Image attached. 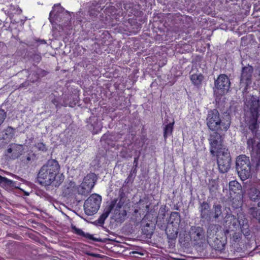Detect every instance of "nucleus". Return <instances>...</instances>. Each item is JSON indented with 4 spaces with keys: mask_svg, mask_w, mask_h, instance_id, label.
<instances>
[{
    "mask_svg": "<svg viewBox=\"0 0 260 260\" xmlns=\"http://www.w3.org/2000/svg\"><path fill=\"white\" fill-rule=\"evenodd\" d=\"M60 166L55 159H49L40 168L37 174V180L40 184L48 186L58 187L63 181L64 176L59 173Z\"/></svg>",
    "mask_w": 260,
    "mask_h": 260,
    "instance_id": "obj_1",
    "label": "nucleus"
},
{
    "mask_svg": "<svg viewBox=\"0 0 260 260\" xmlns=\"http://www.w3.org/2000/svg\"><path fill=\"white\" fill-rule=\"evenodd\" d=\"M207 125L212 131H226L230 126V123L223 122L217 110L213 109L209 111L206 118Z\"/></svg>",
    "mask_w": 260,
    "mask_h": 260,
    "instance_id": "obj_2",
    "label": "nucleus"
},
{
    "mask_svg": "<svg viewBox=\"0 0 260 260\" xmlns=\"http://www.w3.org/2000/svg\"><path fill=\"white\" fill-rule=\"evenodd\" d=\"M236 168L240 179L244 181L251 176V163L249 157L240 155L237 157Z\"/></svg>",
    "mask_w": 260,
    "mask_h": 260,
    "instance_id": "obj_3",
    "label": "nucleus"
},
{
    "mask_svg": "<svg viewBox=\"0 0 260 260\" xmlns=\"http://www.w3.org/2000/svg\"><path fill=\"white\" fill-rule=\"evenodd\" d=\"M96 181V178L94 173L88 174L81 185L76 186V193L84 197H87L91 192Z\"/></svg>",
    "mask_w": 260,
    "mask_h": 260,
    "instance_id": "obj_4",
    "label": "nucleus"
},
{
    "mask_svg": "<svg viewBox=\"0 0 260 260\" xmlns=\"http://www.w3.org/2000/svg\"><path fill=\"white\" fill-rule=\"evenodd\" d=\"M219 171L221 173H226L231 168V157L228 149L224 148L215 153Z\"/></svg>",
    "mask_w": 260,
    "mask_h": 260,
    "instance_id": "obj_5",
    "label": "nucleus"
},
{
    "mask_svg": "<svg viewBox=\"0 0 260 260\" xmlns=\"http://www.w3.org/2000/svg\"><path fill=\"white\" fill-rule=\"evenodd\" d=\"M101 201V196L96 193L91 194L85 201L84 204V209L86 214L90 216L96 213L100 208Z\"/></svg>",
    "mask_w": 260,
    "mask_h": 260,
    "instance_id": "obj_6",
    "label": "nucleus"
},
{
    "mask_svg": "<svg viewBox=\"0 0 260 260\" xmlns=\"http://www.w3.org/2000/svg\"><path fill=\"white\" fill-rule=\"evenodd\" d=\"M63 16L64 19V23L63 26H68L70 24V20L71 19L70 13L67 11H64L63 9L60 5H54L53 10L50 12L49 15V20L52 24L55 22V20H57L58 17Z\"/></svg>",
    "mask_w": 260,
    "mask_h": 260,
    "instance_id": "obj_7",
    "label": "nucleus"
},
{
    "mask_svg": "<svg viewBox=\"0 0 260 260\" xmlns=\"http://www.w3.org/2000/svg\"><path fill=\"white\" fill-rule=\"evenodd\" d=\"M213 132L210 135L209 141L210 145V152L212 155L214 156L215 153H218L219 150L226 148L222 144L221 135L217 131Z\"/></svg>",
    "mask_w": 260,
    "mask_h": 260,
    "instance_id": "obj_8",
    "label": "nucleus"
},
{
    "mask_svg": "<svg viewBox=\"0 0 260 260\" xmlns=\"http://www.w3.org/2000/svg\"><path fill=\"white\" fill-rule=\"evenodd\" d=\"M191 241L195 244H201L205 240V231L201 226H192L189 231Z\"/></svg>",
    "mask_w": 260,
    "mask_h": 260,
    "instance_id": "obj_9",
    "label": "nucleus"
},
{
    "mask_svg": "<svg viewBox=\"0 0 260 260\" xmlns=\"http://www.w3.org/2000/svg\"><path fill=\"white\" fill-rule=\"evenodd\" d=\"M245 106L249 110L251 116L259 115V100L257 96H247L245 101Z\"/></svg>",
    "mask_w": 260,
    "mask_h": 260,
    "instance_id": "obj_10",
    "label": "nucleus"
},
{
    "mask_svg": "<svg viewBox=\"0 0 260 260\" xmlns=\"http://www.w3.org/2000/svg\"><path fill=\"white\" fill-rule=\"evenodd\" d=\"M215 88L220 91V94L226 93L231 85V82L228 77L225 74H220L214 83Z\"/></svg>",
    "mask_w": 260,
    "mask_h": 260,
    "instance_id": "obj_11",
    "label": "nucleus"
},
{
    "mask_svg": "<svg viewBox=\"0 0 260 260\" xmlns=\"http://www.w3.org/2000/svg\"><path fill=\"white\" fill-rule=\"evenodd\" d=\"M247 147L251 156L255 157L258 164H260V142H256L255 138H249L247 141Z\"/></svg>",
    "mask_w": 260,
    "mask_h": 260,
    "instance_id": "obj_12",
    "label": "nucleus"
},
{
    "mask_svg": "<svg viewBox=\"0 0 260 260\" xmlns=\"http://www.w3.org/2000/svg\"><path fill=\"white\" fill-rule=\"evenodd\" d=\"M200 218L204 222H209L212 220V211L210 205L206 202L201 203L199 207Z\"/></svg>",
    "mask_w": 260,
    "mask_h": 260,
    "instance_id": "obj_13",
    "label": "nucleus"
},
{
    "mask_svg": "<svg viewBox=\"0 0 260 260\" xmlns=\"http://www.w3.org/2000/svg\"><path fill=\"white\" fill-rule=\"evenodd\" d=\"M253 72V68L251 66H247L243 67L241 75V83L245 84L247 87L251 83V78Z\"/></svg>",
    "mask_w": 260,
    "mask_h": 260,
    "instance_id": "obj_14",
    "label": "nucleus"
},
{
    "mask_svg": "<svg viewBox=\"0 0 260 260\" xmlns=\"http://www.w3.org/2000/svg\"><path fill=\"white\" fill-rule=\"evenodd\" d=\"M24 150L23 145L12 143L9 145L7 149L8 153H11V157L12 159H16L20 157Z\"/></svg>",
    "mask_w": 260,
    "mask_h": 260,
    "instance_id": "obj_15",
    "label": "nucleus"
},
{
    "mask_svg": "<svg viewBox=\"0 0 260 260\" xmlns=\"http://www.w3.org/2000/svg\"><path fill=\"white\" fill-rule=\"evenodd\" d=\"M238 222L240 226L241 231L243 234L245 236H248L250 235V232L249 230V226L248 222V220L245 216L242 214H238Z\"/></svg>",
    "mask_w": 260,
    "mask_h": 260,
    "instance_id": "obj_16",
    "label": "nucleus"
},
{
    "mask_svg": "<svg viewBox=\"0 0 260 260\" xmlns=\"http://www.w3.org/2000/svg\"><path fill=\"white\" fill-rule=\"evenodd\" d=\"M47 72L40 68H36L35 70H31L28 76V78L31 82L38 81L41 78L45 76Z\"/></svg>",
    "mask_w": 260,
    "mask_h": 260,
    "instance_id": "obj_17",
    "label": "nucleus"
},
{
    "mask_svg": "<svg viewBox=\"0 0 260 260\" xmlns=\"http://www.w3.org/2000/svg\"><path fill=\"white\" fill-rule=\"evenodd\" d=\"M76 186L74 182L70 181L62 187V194L64 197H69L76 193Z\"/></svg>",
    "mask_w": 260,
    "mask_h": 260,
    "instance_id": "obj_18",
    "label": "nucleus"
},
{
    "mask_svg": "<svg viewBox=\"0 0 260 260\" xmlns=\"http://www.w3.org/2000/svg\"><path fill=\"white\" fill-rule=\"evenodd\" d=\"M71 229L73 231V232L79 236H82L87 239L92 240L96 242H102V240L101 239L96 238L93 237L92 235H91L89 233H84L81 229L77 228L75 225L72 224Z\"/></svg>",
    "mask_w": 260,
    "mask_h": 260,
    "instance_id": "obj_19",
    "label": "nucleus"
},
{
    "mask_svg": "<svg viewBox=\"0 0 260 260\" xmlns=\"http://www.w3.org/2000/svg\"><path fill=\"white\" fill-rule=\"evenodd\" d=\"M178 226L174 224L168 225L166 229V233L167 237L170 239H175L177 238L178 233Z\"/></svg>",
    "mask_w": 260,
    "mask_h": 260,
    "instance_id": "obj_20",
    "label": "nucleus"
},
{
    "mask_svg": "<svg viewBox=\"0 0 260 260\" xmlns=\"http://www.w3.org/2000/svg\"><path fill=\"white\" fill-rule=\"evenodd\" d=\"M224 222L225 226H228L229 228L232 225L234 228L238 226V220L235 216L231 214H226L224 218Z\"/></svg>",
    "mask_w": 260,
    "mask_h": 260,
    "instance_id": "obj_21",
    "label": "nucleus"
},
{
    "mask_svg": "<svg viewBox=\"0 0 260 260\" xmlns=\"http://www.w3.org/2000/svg\"><path fill=\"white\" fill-rule=\"evenodd\" d=\"M15 129L11 126H8L2 132V139L6 142H9L13 137Z\"/></svg>",
    "mask_w": 260,
    "mask_h": 260,
    "instance_id": "obj_22",
    "label": "nucleus"
},
{
    "mask_svg": "<svg viewBox=\"0 0 260 260\" xmlns=\"http://www.w3.org/2000/svg\"><path fill=\"white\" fill-rule=\"evenodd\" d=\"M115 203H116L114 201L112 202L110 205L104 210L103 213L98 219V222L100 224H102L104 223L105 219L108 217L110 213L114 208Z\"/></svg>",
    "mask_w": 260,
    "mask_h": 260,
    "instance_id": "obj_23",
    "label": "nucleus"
},
{
    "mask_svg": "<svg viewBox=\"0 0 260 260\" xmlns=\"http://www.w3.org/2000/svg\"><path fill=\"white\" fill-rule=\"evenodd\" d=\"M212 211V219L217 220L220 217H222V206L220 204H214Z\"/></svg>",
    "mask_w": 260,
    "mask_h": 260,
    "instance_id": "obj_24",
    "label": "nucleus"
},
{
    "mask_svg": "<svg viewBox=\"0 0 260 260\" xmlns=\"http://www.w3.org/2000/svg\"><path fill=\"white\" fill-rule=\"evenodd\" d=\"M250 218L260 223V209L257 207H250L248 209Z\"/></svg>",
    "mask_w": 260,
    "mask_h": 260,
    "instance_id": "obj_25",
    "label": "nucleus"
},
{
    "mask_svg": "<svg viewBox=\"0 0 260 260\" xmlns=\"http://www.w3.org/2000/svg\"><path fill=\"white\" fill-rule=\"evenodd\" d=\"M248 197L254 202L260 200V191L255 187H251L248 191Z\"/></svg>",
    "mask_w": 260,
    "mask_h": 260,
    "instance_id": "obj_26",
    "label": "nucleus"
},
{
    "mask_svg": "<svg viewBox=\"0 0 260 260\" xmlns=\"http://www.w3.org/2000/svg\"><path fill=\"white\" fill-rule=\"evenodd\" d=\"M166 209L165 208L160 207L159 208L158 214L157 217L156 223L158 225L165 224L167 221L165 219L166 217ZM162 226V225H161Z\"/></svg>",
    "mask_w": 260,
    "mask_h": 260,
    "instance_id": "obj_27",
    "label": "nucleus"
},
{
    "mask_svg": "<svg viewBox=\"0 0 260 260\" xmlns=\"http://www.w3.org/2000/svg\"><path fill=\"white\" fill-rule=\"evenodd\" d=\"M258 116L259 115H256V116H251V119L249 121V128L255 135L257 134V129L258 127L257 121Z\"/></svg>",
    "mask_w": 260,
    "mask_h": 260,
    "instance_id": "obj_28",
    "label": "nucleus"
},
{
    "mask_svg": "<svg viewBox=\"0 0 260 260\" xmlns=\"http://www.w3.org/2000/svg\"><path fill=\"white\" fill-rule=\"evenodd\" d=\"M89 120L90 121V122L95 133H98L101 130L102 125L101 122L98 121V118L96 117H90Z\"/></svg>",
    "mask_w": 260,
    "mask_h": 260,
    "instance_id": "obj_29",
    "label": "nucleus"
},
{
    "mask_svg": "<svg viewBox=\"0 0 260 260\" xmlns=\"http://www.w3.org/2000/svg\"><path fill=\"white\" fill-rule=\"evenodd\" d=\"M170 218L171 220V223L170 224H174L175 226H179L181 221V217L178 212H172Z\"/></svg>",
    "mask_w": 260,
    "mask_h": 260,
    "instance_id": "obj_30",
    "label": "nucleus"
},
{
    "mask_svg": "<svg viewBox=\"0 0 260 260\" xmlns=\"http://www.w3.org/2000/svg\"><path fill=\"white\" fill-rule=\"evenodd\" d=\"M203 79L204 77L201 74H194L192 75L190 77V80L192 83L196 86L201 85Z\"/></svg>",
    "mask_w": 260,
    "mask_h": 260,
    "instance_id": "obj_31",
    "label": "nucleus"
},
{
    "mask_svg": "<svg viewBox=\"0 0 260 260\" xmlns=\"http://www.w3.org/2000/svg\"><path fill=\"white\" fill-rule=\"evenodd\" d=\"M174 124V121H173L172 122H170L169 123L165 125L164 128V137L165 139H167L169 136H170L172 134Z\"/></svg>",
    "mask_w": 260,
    "mask_h": 260,
    "instance_id": "obj_32",
    "label": "nucleus"
},
{
    "mask_svg": "<svg viewBox=\"0 0 260 260\" xmlns=\"http://www.w3.org/2000/svg\"><path fill=\"white\" fill-rule=\"evenodd\" d=\"M142 233L145 235L147 238H150L153 233V229L152 226H150V224L147 223L142 229Z\"/></svg>",
    "mask_w": 260,
    "mask_h": 260,
    "instance_id": "obj_33",
    "label": "nucleus"
},
{
    "mask_svg": "<svg viewBox=\"0 0 260 260\" xmlns=\"http://www.w3.org/2000/svg\"><path fill=\"white\" fill-rule=\"evenodd\" d=\"M241 184L237 181H232L229 183V188L231 191L236 193L237 191L241 190Z\"/></svg>",
    "mask_w": 260,
    "mask_h": 260,
    "instance_id": "obj_34",
    "label": "nucleus"
},
{
    "mask_svg": "<svg viewBox=\"0 0 260 260\" xmlns=\"http://www.w3.org/2000/svg\"><path fill=\"white\" fill-rule=\"evenodd\" d=\"M0 183H3L10 187H16L15 182L1 176H0Z\"/></svg>",
    "mask_w": 260,
    "mask_h": 260,
    "instance_id": "obj_35",
    "label": "nucleus"
},
{
    "mask_svg": "<svg viewBox=\"0 0 260 260\" xmlns=\"http://www.w3.org/2000/svg\"><path fill=\"white\" fill-rule=\"evenodd\" d=\"M242 205V201L241 199L233 198L232 200V206L233 208L237 209L241 207Z\"/></svg>",
    "mask_w": 260,
    "mask_h": 260,
    "instance_id": "obj_36",
    "label": "nucleus"
},
{
    "mask_svg": "<svg viewBox=\"0 0 260 260\" xmlns=\"http://www.w3.org/2000/svg\"><path fill=\"white\" fill-rule=\"evenodd\" d=\"M35 147L38 150L40 151L45 152L47 150V148L46 145L42 142L37 143L35 145Z\"/></svg>",
    "mask_w": 260,
    "mask_h": 260,
    "instance_id": "obj_37",
    "label": "nucleus"
},
{
    "mask_svg": "<svg viewBox=\"0 0 260 260\" xmlns=\"http://www.w3.org/2000/svg\"><path fill=\"white\" fill-rule=\"evenodd\" d=\"M30 58L35 62L39 63L42 59L41 55L39 53H34L30 55Z\"/></svg>",
    "mask_w": 260,
    "mask_h": 260,
    "instance_id": "obj_38",
    "label": "nucleus"
},
{
    "mask_svg": "<svg viewBox=\"0 0 260 260\" xmlns=\"http://www.w3.org/2000/svg\"><path fill=\"white\" fill-rule=\"evenodd\" d=\"M208 186L210 191H214L217 189V185L214 180H211L209 181Z\"/></svg>",
    "mask_w": 260,
    "mask_h": 260,
    "instance_id": "obj_39",
    "label": "nucleus"
},
{
    "mask_svg": "<svg viewBox=\"0 0 260 260\" xmlns=\"http://www.w3.org/2000/svg\"><path fill=\"white\" fill-rule=\"evenodd\" d=\"M7 116L6 112L4 110L0 109V126L3 124Z\"/></svg>",
    "mask_w": 260,
    "mask_h": 260,
    "instance_id": "obj_40",
    "label": "nucleus"
},
{
    "mask_svg": "<svg viewBox=\"0 0 260 260\" xmlns=\"http://www.w3.org/2000/svg\"><path fill=\"white\" fill-rule=\"evenodd\" d=\"M36 156L34 154H29L23 161L26 164H28L35 160Z\"/></svg>",
    "mask_w": 260,
    "mask_h": 260,
    "instance_id": "obj_41",
    "label": "nucleus"
},
{
    "mask_svg": "<svg viewBox=\"0 0 260 260\" xmlns=\"http://www.w3.org/2000/svg\"><path fill=\"white\" fill-rule=\"evenodd\" d=\"M241 234L239 232H235L233 234V239L234 242H236L240 238Z\"/></svg>",
    "mask_w": 260,
    "mask_h": 260,
    "instance_id": "obj_42",
    "label": "nucleus"
},
{
    "mask_svg": "<svg viewBox=\"0 0 260 260\" xmlns=\"http://www.w3.org/2000/svg\"><path fill=\"white\" fill-rule=\"evenodd\" d=\"M216 227V225L215 224H210V225L209 226V228L207 230V234H209V231L210 230H213L214 229H215Z\"/></svg>",
    "mask_w": 260,
    "mask_h": 260,
    "instance_id": "obj_43",
    "label": "nucleus"
},
{
    "mask_svg": "<svg viewBox=\"0 0 260 260\" xmlns=\"http://www.w3.org/2000/svg\"><path fill=\"white\" fill-rule=\"evenodd\" d=\"M138 159L139 157H135L134 161V167L135 168H137L138 165Z\"/></svg>",
    "mask_w": 260,
    "mask_h": 260,
    "instance_id": "obj_44",
    "label": "nucleus"
},
{
    "mask_svg": "<svg viewBox=\"0 0 260 260\" xmlns=\"http://www.w3.org/2000/svg\"><path fill=\"white\" fill-rule=\"evenodd\" d=\"M52 103L53 104H54L56 106H58V101H57V100L56 99H54L53 100H52Z\"/></svg>",
    "mask_w": 260,
    "mask_h": 260,
    "instance_id": "obj_45",
    "label": "nucleus"
},
{
    "mask_svg": "<svg viewBox=\"0 0 260 260\" xmlns=\"http://www.w3.org/2000/svg\"><path fill=\"white\" fill-rule=\"evenodd\" d=\"M119 192L120 193V196L121 197V199L123 198V196H124L123 190L122 189H120Z\"/></svg>",
    "mask_w": 260,
    "mask_h": 260,
    "instance_id": "obj_46",
    "label": "nucleus"
},
{
    "mask_svg": "<svg viewBox=\"0 0 260 260\" xmlns=\"http://www.w3.org/2000/svg\"><path fill=\"white\" fill-rule=\"evenodd\" d=\"M89 255H90V256H93V257H98V254H94V253H89L88 254Z\"/></svg>",
    "mask_w": 260,
    "mask_h": 260,
    "instance_id": "obj_47",
    "label": "nucleus"
},
{
    "mask_svg": "<svg viewBox=\"0 0 260 260\" xmlns=\"http://www.w3.org/2000/svg\"><path fill=\"white\" fill-rule=\"evenodd\" d=\"M40 42H41V43L42 44H46V42L45 40H40Z\"/></svg>",
    "mask_w": 260,
    "mask_h": 260,
    "instance_id": "obj_48",
    "label": "nucleus"
},
{
    "mask_svg": "<svg viewBox=\"0 0 260 260\" xmlns=\"http://www.w3.org/2000/svg\"><path fill=\"white\" fill-rule=\"evenodd\" d=\"M106 138V135H104L102 138H101V140H105Z\"/></svg>",
    "mask_w": 260,
    "mask_h": 260,
    "instance_id": "obj_49",
    "label": "nucleus"
},
{
    "mask_svg": "<svg viewBox=\"0 0 260 260\" xmlns=\"http://www.w3.org/2000/svg\"><path fill=\"white\" fill-rule=\"evenodd\" d=\"M146 208L147 209V212H148V211L149 210V205H146Z\"/></svg>",
    "mask_w": 260,
    "mask_h": 260,
    "instance_id": "obj_50",
    "label": "nucleus"
},
{
    "mask_svg": "<svg viewBox=\"0 0 260 260\" xmlns=\"http://www.w3.org/2000/svg\"><path fill=\"white\" fill-rule=\"evenodd\" d=\"M257 206L260 207V202L257 203Z\"/></svg>",
    "mask_w": 260,
    "mask_h": 260,
    "instance_id": "obj_51",
    "label": "nucleus"
},
{
    "mask_svg": "<svg viewBox=\"0 0 260 260\" xmlns=\"http://www.w3.org/2000/svg\"><path fill=\"white\" fill-rule=\"evenodd\" d=\"M226 232L227 233H228L229 232V231L227 230L226 231Z\"/></svg>",
    "mask_w": 260,
    "mask_h": 260,
    "instance_id": "obj_52",
    "label": "nucleus"
}]
</instances>
